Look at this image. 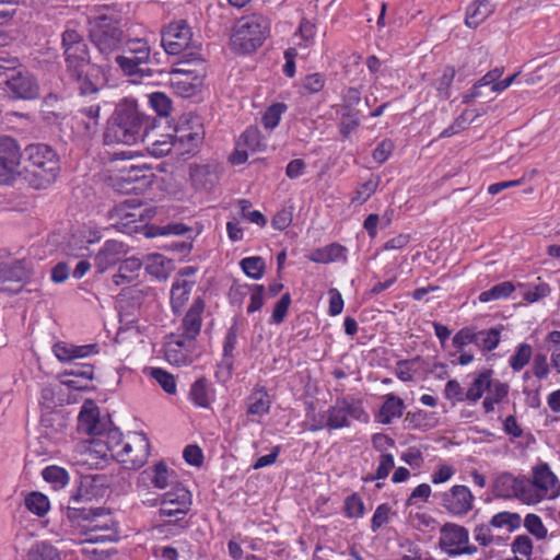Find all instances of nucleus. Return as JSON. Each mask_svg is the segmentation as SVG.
Returning <instances> with one entry per match:
<instances>
[{"label": "nucleus", "instance_id": "obj_1", "mask_svg": "<svg viewBox=\"0 0 560 560\" xmlns=\"http://www.w3.org/2000/svg\"><path fill=\"white\" fill-rule=\"evenodd\" d=\"M61 46L69 77L78 84L81 96L96 94L103 85L100 68L91 63L88 44L74 28L62 33Z\"/></svg>", "mask_w": 560, "mask_h": 560}, {"label": "nucleus", "instance_id": "obj_2", "mask_svg": "<svg viewBox=\"0 0 560 560\" xmlns=\"http://www.w3.org/2000/svg\"><path fill=\"white\" fill-rule=\"evenodd\" d=\"M152 119L139 109L137 102L125 98L119 102L108 121L105 131L106 143L137 144L143 141L150 128Z\"/></svg>", "mask_w": 560, "mask_h": 560}, {"label": "nucleus", "instance_id": "obj_3", "mask_svg": "<svg viewBox=\"0 0 560 560\" xmlns=\"http://www.w3.org/2000/svg\"><path fill=\"white\" fill-rule=\"evenodd\" d=\"M84 498L82 494L71 497L67 516L73 527L81 528L88 536L84 540L96 542L113 540L116 536V523L112 514L103 508L86 509L75 504Z\"/></svg>", "mask_w": 560, "mask_h": 560}, {"label": "nucleus", "instance_id": "obj_4", "mask_svg": "<svg viewBox=\"0 0 560 560\" xmlns=\"http://www.w3.org/2000/svg\"><path fill=\"white\" fill-rule=\"evenodd\" d=\"M25 178L35 189H43L55 182L59 163L56 152L48 145L31 144L25 149Z\"/></svg>", "mask_w": 560, "mask_h": 560}, {"label": "nucleus", "instance_id": "obj_5", "mask_svg": "<svg viewBox=\"0 0 560 560\" xmlns=\"http://www.w3.org/2000/svg\"><path fill=\"white\" fill-rule=\"evenodd\" d=\"M89 35L92 44L107 60L119 51L125 42L118 20L106 14L90 20Z\"/></svg>", "mask_w": 560, "mask_h": 560}, {"label": "nucleus", "instance_id": "obj_6", "mask_svg": "<svg viewBox=\"0 0 560 560\" xmlns=\"http://www.w3.org/2000/svg\"><path fill=\"white\" fill-rule=\"evenodd\" d=\"M7 88L11 96L23 100L37 97L39 86L28 71L18 69L15 59H0V89Z\"/></svg>", "mask_w": 560, "mask_h": 560}, {"label": "nucleus", "instance_id": "obj_7", "mask_svg": "<svg viewBox=\"0 0 560 560\" xmlns=\"http://www.w3.org/2000/svg\"><path fill=\"white\" fill-rule=\"evenodd\" d=\"M266 27L260 16L252 15L238 21L231 36V47L241 54L256 50L265 38Z\"/></svg>", "mask_w": 560, "mask_h": 560}, {"label": "nucleus", "instance_id": "obj_8", "mask_svg": "<svg viewBox=\"0 0 560 560\" xmlns=\"http://www.w3.org/2000/svg\"><path fill=\"white\" fill-rule=\"evenodd\" d=\"M527 504L545 499H556L560 494V483L547 464H540L533 470V480L528 479Z\"/></svg>", "mask_w": 560, "mask_h": 560}, {"label": "nucleus", "instance_id": "obj_9", "mask_svg": "<svg viewBox=\"0 0 560 560\" xmlns=\"http://www.w3.org/2000/svg\"><path fill=\"white\" fill-rule=\"evenodd\" d=\"M440 534V548L450 557L477 552V547L468 544L469 533L464 526L446 523L441 527Z\"/></svg>", "mask_w": 560, "mask_h": 560}, {"label": "nucleus", "instance_id": "obj_10", "mask_svg": "<svg viewBox=\"0 0 560 560\" xmlns=\"http://www.w3.org/2000/svg\"><path fill=\"white\" fill-rule=\"evenodd\" d=\"M328 418V430H337L350 427V418L359 421H368V415L361 402L354 399H338L335 405L326 411Z\"/></svg>", "mask_w": 560, "mask_h": 560}, {"label": "nucleus", "instance_id": "obj_11", "mask_svg": "<svg viewBox=\"0 0 560 560\" xmlns=\"http://www.w3.org/2000/svg\"><path fill=\"white\" fill-rule=\"evenodd\" d=\"M150 443L144 433H133L116 452V459L128 468L137 469L144 465L149 457Z\"/></svg>", "mask_w": 560, "mask_h": 560}, {"label": "nucleus", "instance_id": "obj_12", "mask_svg": "<svg viewBox=\"0 0 560 560\" xmlns=\"http://www.w3.org/2000/svg\"><path fill=\"white\" fill-rule=\"evenodd\" d=\"M191 493L184 486L177 483L165 492L161 500L160 516L176 517L180 522L191 506Z\"/></svg>", "mask_w": 560, "mask_h": 560}, {"label": "nucleus", "instance_id": "obj_13", "mask_svg": "<svg viewBox=\"0 0 560 560\" xmlns=\"http://www.w3.org/2000/svg\"><path fill=\"white\" fill-rule=\"evenodd\" d=\"M151 176L149 167L131 164L119 170L114 186L122 194H138L151 184Z\"/></svg>", "mask_w": 560, "mask_h": 560}, {"label": "nucleus", "instance_id": "obj_14", "mask_svg": "<svg viewBox=\"0 0 560 560\" xmlns=\"http://www.w3.org/2000/svg\"><path fill=\"white\" fill-rule=\"evenodd\" d=\"M192 33L185 21L167 25L162 32V46L168 55H179L190 49Z\"/></svg>", "mask_w": 560, "mask_h": 560}, {"label": "nucleus", "instance_id": "obj_15", "mask_svg": "<svg viewBox=\"0 0 560 560\" xmlns=\"http://www.w3.org/2000/svg\"><path fill=\"white\" fill-rule=\"evenodd\" d=\"M30 275L26 259H14L0 266V291L18 293Z\"/></svg>", "mask_w": 560, "mask_h": 560}, {"label": "nucleus", "instance_id": "obj_16", "mask_svg": "<svg viewBox=\"0 0 560 560\" xmlns=\"http://www.w3.org/2000/svg\"><path fill=\"white\" fill-rule=\"evenodd\" d=\"M21 149L11 137L0 138V182L8 183L19 174Z\"/></svg>", "mask_w": 560, "mask_h": 560}, {"label": "nucleus", "instance_id": "obj_17", "mask_svg": "<svg viewBox=\"0 0 560 560\" xmlns=\"http://www.w3.org/2000/svg\"><path fill=\"white\" fill-rule=\"evenodd\" d=\"M78 106L71 118V128L80 137H90L97 131L101 105L98 102L85 104L82 101Z\"/></svg>", "mask_w": 560, "mask_h": 560}, {"label": "nucleus", "instance_id": "obj_18", "mask_svg": "<svg viewBox=\"0 0 560 560\" xmlns=\"http://www.w3.org/2000/svg\"><path fill=\"white\" fill-rule=\"evenodd\" d=\"M195 341L178 334L167 337L164 345V355L173 365H187L192 362Z\"/></svg>", "mask_w": 560, "mask_h": 560}, {"label": "nucleus", "instance_id": "obj_19", "mask_svg": "<svg viewBox=\"0 0 560 560\" xmlns=\"http://www.w3.org/2000/svg\"><path fill=\"white\" fill-rule=\"evenodd\" d=\"M474 503V495L466 486L456 485L442 494L443 508L454 516L466 515Z\"/></svg>", "mask_w": 560, "mask_h": 560}, {"label": "nucleus", "instance_id": "obj_20", "mask_svg": "<svg viewBox=\"0 0 560 560\" xmlns=\"http://www.w3.org/2000/svg\"><path fill=\"white\" fill-rule=\"evenodd\" d=\"M202 82V77L195 70L177 68L170 72L171 86L182 97L196 95L200 91Z\"/></svg>", "mask_w": 560, "mask_h": 560}, {"label": "nucleus", "instance_id": "obj_21", "mask_svg": "<svg viewBox=\"0 0 560 560\" xmlns=\"http://www.w3.org/2000/svg\"><path fill=\"white\" fill-rule=\"evenodd\" d=\"M528 479L516 478L509 472L500 475L494 482V491L501 498H516L527 504Z\"/></svg>", "mask_w": 560, "mask_h": 560}, {"label": "nucleus", "instance_id": "obj_22", "mask_svg": "<svg viewBox=\"0 0 560 560\" xmlns=\"http://www.w3.org/2000/svg\"><path fill=\"white\" fill-rule=\"evenodd\" d=\"M143 209L141 205L136 203L133 199H127L117 203L110 211L109 218L113 225L118 230L129 228L131 223H136L142 219Z\"/></svg>", "mask_w": 560, "mask_h": 560}, {"label": "nucleus", "instance_id": "obj_23", "mask_svg": "<svg viewBox=\"0 0 560 560\" xmlns=\"http://www.w3.org/2000/svg\"><path fill=\"white\" fill-rule=\"evenodd\" d=\"M98 440V443L92 442L90 444H82L80 447L82 448V458L78 459L75 463L78 465H92L93 463L91 459H93V452L98 453V450H94L93 446H97L100 444H104L107 447V451H109L110 455L116 458V452L118 450H121V445L125 444V441L121 439V433L115 429L108 431V433Z\"/></svg>", "mask_w": 560, "mask_h": 560}, {"label": "nucleus", "instance_id": "obj_24", "mask_svg": "<svg viewBox=\"0 0 560 560\" xmlns=\"http://www.w3.org/2000/svg\"><path fill=\"white\" fill-rule=\"evenodd\" d=\"M126 254L121 242L109 240L104 243L94 257V267L98 273H103L115 266Z\"/></svg>", "mask_w": 560, "mask_h": 560}, {"label": "nucleus", "instance_id": "obj_25", "mask_svg": "<svg viewBox=\"0 0 560 560\" xmlns=\"http://www.w3.org/2000/svg\"><path fill=\"white\" fill-rule=\"evenodd\" d=\"M52 352L59 361L70 362L74 359L86 358L97 353V345L75 346L66 342H57L52 347Z\"/></svg>", "mask_w": 560, "mask_h": 560}, {"label": "nucleus", "instance_id": "obj_26", "mask_svg": "<svg viewBox=\"0 0 560 560\" xmlns=\"http://www.w3.org/2000/svg\"><path fill=\"white\" fill-rule=\"evenodd\" d=\"M78 429L80 432L88 435L103 434V424L100 421L98 409L91 402L89 405H83L78 417Z\"/></svg>", "mask_w": 560, "mask_h": 560}, {"label": "nucleus", "instance_id": "obj_27", "mask_svg": "<svg viewBox=\"0 0 560 560\" xmlns=\"http://www.w3.org/2000/svg\"><path fill=\"white\" fill-rule=\"evenodd\" d=\"M205 310V302L198 298L191 304L189 311L183 319V334L182 336L190 338L195 341L201 328V314Z\"/></svg>", "mask_w": 560, "mask_h": 560}, {"label": "nucleus", "instance_id": "obj_28", "mask_svg": "<svg viewBox=\"0 0 560 560\" xmlns=\"http://www.w3.org/2000/svg\"><path fill=\"white\" fill-rule=\"evenodd\" d=\"M308 259L317 264L345 261L347 259V248L338 243H331L325 247L313 250Z\"/></svg>", "mask_w": 560, "mask_h": 560}, {"label": "nucleus", "instance_id": "obj_29", "mask_svg": "<svg viewBox=\"0 0 560 560\" xmlns=\"http://www.w3.org/2000/svg\"><path fill=\"white\" fill-rule=\"evenodd\" d=\"M144 267L149 275L159 280H165L173 269V262L163 255L155 253L145 256Z\"/></svg>", "mask_w": 560, "mask_h": 560}, {"label": "nucleus", "instance_id": "obj_30", "mask_svg": "<svg viewBox=\"0 0 560 560\" xmlns=\"http://www.w3.org/2000/svg\"><path fill=\"white\" fill-rule=\"evenodd\" d=\"M494 4L489 0H479L471 3L466 11L465 23L468 27H477L480 25L492 12Z\"/></svg>", "mask_w": 560, "mask_h": 560}, {"label": "nucleus", "instance_id": "obj_31", "mask_svg": "<svg viewBox=\"0 0 560 560\" xmlns=\"http://www.w3.org/2000/svg\"><path fill=\"white\" fill-rule=\"evenodd\" d=\"M404 409V400L394 394H388L385 396V401L378 412V421L383 424H389L394 419L402 416Z\"/></svg>", "mask_w": 560, "mask_h": 560}, {"label": "nucleus", "instance_id": "obj_32", "mask_svg": "<svg viewBox=\"0 0 560 560\" xmlns=\"http://www.w3.org/2000/svg\"><path fill=\"white\" fill-rule=\"evenodd\" d=\"M195 281L184 278H175L171 289V303L175 312H178L188 301Z\"/></svg>", "mask_w": 560, "mask_h": 560}, {"label": "nucleus", "instance_id": "obj_33", "mask_svg": "<svg viewBox=\"0 0 560 560\" xmlns=\"http://www.w3.org/2000/svg\"><path fill=\"white\" fill-rule=\"evenodd\" d=\"M271 407V400L264 388L255 389L248 398L247 413L249 416L262 417L267 415Z\"/></svg>", "mask_w": 560, "mask_h": 560}, {"label": "nucleus", "instance_id": "obj_34", "mask_svg": "<svg viewBox=\"0 0 560 560\" xmlns=\"http://www.w3.org/2000/svg\"><path fill=\"white\" fill-rule=\"evenodd\" d=\"M114 58L116 63L126 75H151V71L149 69L142 68V66L147 65V62L138 61L136 57L128 56V54L122 51L121 54L117 52L114 55Z\"/></svg>", "mask_w": 560, "mask_h": 560}, {"label": "nucleus", "instance_id": "obj_35", "mask_svg": "<svg viewBox=\"0 0 560 560\" xmlns=\"http://www.w3.org/2000/svg\"><path fill=\"white\" fill-rule=\"evenodd\" d=\"M190 178L197 189L210 190L215 185L218 176L209 165H200L191 171Z\"/></svg>", "mask_w": 560, "mask_h": 560}, {"label": "nucleus", "instance_id": "obj_36", "mask_svg": "<svg viewBox=\"0 0 560 560\" xmlns=\"http://www.w3.org/2000/svg\"><path fill=\"white\" fill-rule=\"evenodd\" d=\"M492 371L487 370L480 373L471 383L470 387L465 394L466 400L469 401H478L482 395L488 390V387L491 386Z\"/></svg>", "mask_w": 560, "mask_h": 560}, {"label": "nucleus", "instance_id": "obj_37", "mask_svg": "<svg viewBox=\"0 0 560 560\" xmlns=\"http://www.w3.org/2000/svg\"><path fill=\"white\" fill-rule=\"evenodd\" d=\"M154 488L165 489L172 482L173 471L168 469L164 462L156 463L151 470H145Z\"/></svg>", "mask_w": 560, "mask_h": 560}, {"label": "nucleus", "instance_id": "obj_38", "mask_svg": "<svg viewBox=\"0 0 560 560\" xmlns=\"http://www.w3.org/2000/svg\"><path fill=\"white\" fill-rule=\"evenodd\" d=\"M515 291V285L511 281H503L493 285L491 289L486 290L479 294V301L488 303L509 298Z\"/></svg>", "mask_w": 560, "mask_h": 560}, {"label": "nucleus", "instance_id": "obj_39", "mask_svg": "<svg viewBox=\"0 0 560 560\" xmlns=\"http://www.w3.org/2000/svg\"><path fill=\"white\" fill-rule=\"evenodd\" d=\"M122 51L128 56L136 57L138 61L149 62L151 49L147 40L135 38L126 42Z\"/></svg>", "mask_w": 560, "mask_h": 560}, {"label": "nucleus", "instance_id": "obj_40", "mask_svg": "<svg viewBox=\"0 0 560 560\" xmlns=\"http://www.w3.org/2000/svg\"><path fill=\"white\" fill-rule=\"evenodd\" d=\"M533 357V348L529 343H520L513 355L509 359V364L514 372H520L530 361Z\"/></svg>", "mask_w": 560, "mask_h": 560}, {"label": "nucleus", "instance_id": "obj_41", "mask_svg": "<svg viewBox=\"0 0 560 560\" xmlns=\"http://www.w3.org/2000/svg\"><path fill=\"white\" fill-rule=\"evenodd\" d=\"M240 265L245 275L252 279L259 280L265 273L266 264L259 256L243 258Z\"/></svg>", "mask_w": 560, "mask_h": 560}, {"label": "nucleus", "instance_id": "obj_42", "mask_svg": "<svg viewBox=\"0 0 560 560\" xmlns=\"http://www.w3.org/2000/svg\"><path fill=\"white\" fill-rule=\"evenodd\" d=\"M26 509L37 516H44L49 510V501L40 492H31L25 498Z\"/></svg>", "mask_w": 560, "mask_h": 560}, {"label": "nucleus", "instance_id": "obj_43", "mask_svg": "<svg viewBox=\"0 0 560 560\" xmlns=\"http://www.w3.org/2000/svg\"><path fill=\"white\" fill-rule=\"evenodd\" d=\"M522 520L517 513L500 512L492 516L490 525L497 528L505 527L508 530L513 532L521 526Z\"/></svg>", "mask_w": 560, "mask_h": 560}, {"label": "nucleus", "instance_id": "obj_44", "mask_svg": "<svg viewBox=\"0 0 560 560\" xmlns=\"http://www.w3.org/2000/svg\"><path fill=\"white\" fill-rule=\"evenodd\" d=\"M500 343V329L490 328L477 331L476 346L485 351L494 350Z\"/></svg>", "mask_w": 560, "mask_h": 560}, {"label": "nucleus", "instance_id": "obj_45", "mask_svg": "<svg viewBox=\"0 0 560 560\" xmlns=\"http://www.w3.org/2000/svg\"><path fill=\"white\" fill-rule=\"evenodd\" d=\"M360 110L341 108L340 132L348 137L360 125Z\"/></svg>", "mask_w": 560, "mask_h": 560}, {"label": "nucleus", "instance_id": "obj_46", "mask_svg": "<svg viewBox=\"0 0 560 560\" xmlns=\"http://www.w3.org/2000/svg\"><path fill=\"white\" fill-rule=\"evenodd\" d=\"M27 560H61L58 550L48 544L42 542L32 547Z\"/></svg>", "mask_w": 560, "mask_h": 560}, {"label": "nucleus", "instance_id": "obj_47", "mask_svg": "<svg viewBox=\"0 0 560 560\" xmlns=\"http://www.w3.org/2000/svg\"><path fill=\"white\" fill-rule=\"evenodd\" d=\"M190 399L192 402L202 408L209 407V394L207 388V382L203 378L197 380L190 388L189 393Z\"/></svg>", "mask_w": 560, "mask_h": 560}, {"label": "nucleus", "instance_id": "obj_48", "mask_svg": "<svg viewBox=\"0 0 560 560\" xmlns=\"http://www.w3.org/2000/svg\"><path fill=\"white\" fill-rule=\"evenodd\" d=\"M287 110V105L283 103H273L270 105L262 118L261 122L266 129H273L278 126L282 114Z\"/></svg>", "mask_w": 560, "mask_h": 560}, {"label": "nucleus", "instance_id": "obj_49", "mask_svg": "<svg viewBox=\"0 0 560 560\" xmlns=\"http://www.w3.org/2000/svg\"><path fill=\"white\" fill-rule=\"evenodd\" d=\"M518 287L527 289L524 292V294H523V299L527 303L538 302V301L545 299L546 296H548L550 294L549 285L547 283H545V282H541V281L536 283L533 287V289H530L528 285H526L524 283H520Z\"/></svg>", "mask_w": 560, "mask_h": 560}, {"label": "nucleus", "instance_id": "obj_50", "mask_svg": "<svg viewBox=\"0 0 560 560\" xmlns=\"http://www.w3.org/2000/svg\"><path fill=\"white\" fill-rule=\"evenodd\" d=\"M454 67L447 66L443 69L441 77L436 80L435 86L440 97L447 100L451 96L450 88L455 78Z\"/></svg>", "mask_w": 560, "mask_h": 560}, {"label": "nucleus", "instance_id": "obj_51", "mask_svg": "<svg viewBox=\"0 0 560 560\" xmlns=\"http://www.w3.org/2000/svg\"><path fill=\"white\" fill-rule=\"evenodd\" d=\"M475 117L476 115H474L472 112L465 110L454 120V122L450 127L445 128L441 132L440 137L446 138L458 133L459 131L466 129Z\"/></svg>", "mask_w": 560, "mask_h": 560}, {"label": "nucleus", "instance_id": "obj_52", "mask_svg": "<svg viewBox=\"0 0 560 560\" xmlns=\"http://www.w3.org/2000/svg\"><path fill=\"white\" fill-rule=\"evenodd\" d=\"M149 103L151 107L160 116H167L172 109V102L170 97L163 92H153L149 95Z\"/></svg>", "mask_w": 560, "mask_h": 560}, {"label": "nucleus", "instance_id": "obj_53", "mask_svg": "<svg viewBox=\"0 0 560 560\" xmlns=\"http://www.w3.org/2000/svg\"><path fill=\"white\" fill-rule=\"evenodd\" d=\"M395 466L394 456L389 453H382L380 456V463L376 468L375 475L366 477L365 481H374L385 479L388 477L390 470Z\"/></svg>", "mask_w": 560, "mask_h": 560}, {"label": "nucleus", "instance_id": "obj_54", "mask_svg": "<svg viewBox=\"0 0 560 560\" xmlns=\"http://www.w3.org/2000/svg\"><path fill=\"white\" fill-rule=\"evenodd\" d=\"M43 478L55 487H65L69 481L68 472L58 466H49L43 470Z\"/></svg>", "mask_w": 560, "mask_h": 560}, {"label": "nucleus", "instance_id": "obj_55", "mask_svg": "<svg viewBox=\"0 0 560 560\" xmlns=\"http://www.w3.org/2000/svg\"><path fill=\"white\" fill-rule=\"evenodd\" d=\"M365 513V508L362 499L353 493L349 495L345 501V514L349 518L362 517Z\"/></svg>", "mask_w": 560, "mask_h": 560}, {"label": "nucleus", "instance_id": "obj_56", "mask_svg": "<svg viewBox=\"0 0 560 560\" xmlns=\"http://www.w3.org/2000/svg\"><path fill=\"white\" fill-rule=\"evenodd\" d=\"M150 375L152 378H154L161 387L167 393V394H175L176 392V382L172 374L167 373L166 371L159 369V368H152Z\"/></svg>", "mask_w": 560, "mask_h": 560}, {"label": "nucleus", "instance_id": "obj_57", "mask_svg": "<svg viewBox=\"0 0 560 560\" xmlns=\"http://www.w3.org/2000/svg\"><path fill=\"white\" fill-rule=\"evenodd\" d=\"M325 84V75L318 72L307 74L302 81V88L308 94H316L320 92Z\"/></svg>", "mask_w": 560, "mask_h": 560}, {"label": "nucleus", "instance_id": "obj_58", "mask_svg": "<svg viewBox=\"0 0 560 560\" xmlns=\"http://www.w3.org/2000/svg\"><path fill=\"white\" fill-rule=\"evenodd\" d=\"M177 139L180 142L188 144L187 151L189 152V151L194 150L195 148H197L198 144L202 141V139H203L202 128H201V126H198V128L195 131H187L185 129H180L179 135L177 136Z\"/></svg>", "mask_w": 560, "mask_h": 560}, {"label": "nucleus", "instance_id": "obj_59", "mask_svg": "<svg viewBox=\"0 0 560 560\" xmlns=\"http://www.w3.org/2000/svg\"><path fill=\"white\" fill-rule=\"evenodd\" d=\"M526 529L538 539H544L547 536V529L544 526L541 518L536 514H527L524 523Z\"/></svg>", "mask_w": 560, "mask_h": 560}, {"label": "nucleus", "instance_id": "obj_60", "mask_svg": "<svg viewBox=\"0 0 560 560\" xmlns=\"http://www.w3.org/2000/svg\"><path fill=\"white\" fill-rule=\"evenodd\" d=\"M431 487L428 483L417 486L406 501V506L419 505L420 502H428L431 495Z\"/></svg>", "mask_w": 560, "mask_h": 560}, {"label": "nucleus", "instance_id": "obj_61", "mask_svg": "<svg viewBox=\"0 0 560 560\" xmlns=\"http://www.w3.org/2000/svg\"><path fill=\"white\" fill-rule=\"evenodd\" d=\"M477 331L470 327H465L458 330L453 337V345L458 349H463L469 343L476 345Z\"/></svg>", "mask_w": 560, "mask_h": 560}, {"label": "nucleus", "instance_id": "obj_62", "mask_svg": "<svg viewBox=\"0 0 560 560\" xmlns=\"http://www.w3.org/2000/svg\"><path fill=\"white\" fill-rule=\"evenodd\" d=\"M509 394V385L498 380L491 378V386L488 387L487 397L497 404L506 398Z\"/></svg>", "mask_w": 560, "mask_h": 560}, {"label": "nucleus", "instance_id": "obj_63", "mask_svg": "<svg viewBox=\"0 0 560 560\" xmlns=\"http://www.w3.org/2000/svg\"><path fill=\"white\" fill-rule=\"evenodd\" d=\"M290 304H291L290 294L289 293L283 294L273 307L272 315H271V323H275V324L282 323L288 313Z\"/></svg>", "mask_w": 560, "mask_h": 560}, {"label": "nucleus", "instance_id": "obj_64", "mask_svg": "<svg viewBox=\"0 0 560 560\" xmlns=\"http://www.w3.org/2000/svg\"><path fill=\"white\" fill-rule=\"evenodd\" d=\"M532 369H533L534 375L537 378H539V380L547 378L549 375V372H550L547 355L545 353H536L534 355Z\"/></svg>", "mask_w": 560, "mask_h": 560}]
</instances>
